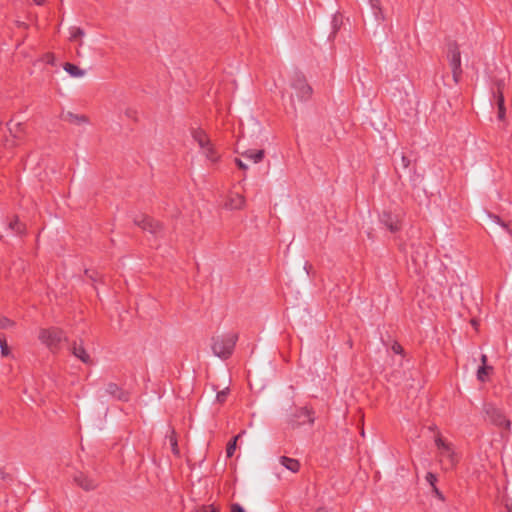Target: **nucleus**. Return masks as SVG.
<instances>
[{
    "label": "nucleus",
    "instance_id": "nucleus-17",
    "mask_svg": "<svg viewBox=\"0 0 512 512\" xmlns=\"http://www.w3.org/2000/svg\"><path fill=\"white\" fill-rule=\"evenodd\" d=\"M64 70L71 76V77H74V78H82L84 77L85 75V71L82 70L81 68H79L78 66L74 65V64H71V63H66L64 65Z\"/></svg>",
    "mask_w": 512,
    "mask_h": 512
},
{
    "label": "nucleus",
    "instance_id": "nucleus-29",
    "mask_svg": "<svg viewBox=\"0 0 512 512\" xmlns=\"http://www.w3.org/2000/svg\"><path fill=\"white\" fill-rule=\"evenodd\" d=\"M426 480L431 485L432 488H434V486H436L437 477L432 472L427 473Z\"/></svg>",
    "mask_w": 512,
    "mask_h": 512
},
{
    "label": "nucleus",
    "instance_id": "nucleus-20",
    "mask_svg": "<svg viewBox=\"0 0 512 512\" xmlns=\"http://www.w3.org/2000/svg\"><path fill=\"white\" fill-rule=\"evenodd\" d=\"M167 437L169 439V443L171 445L173 454L178 456L180 454V451H179V447H178L177 436H176L175 430L172 429L170 435H168Z\"/></svg>",
    "mask_w": 512,
    "mask_h": 512
},
{
    "label": "nucleus",
    "instance_id": "nucleus-33",
    "mask_svg": "<svg viewBox=\"0 0 512 512\" xmlns=\"http://www.w3.org/2000/svg\"><path fill=\"white\" fill-rule=\"evenodd\" d=\"M230 512H245V511L238 503H233L231 505Z\"/></svg>",
    "mask_w": 512,
    "mask_h": 512
},
{
    "label": "nucleus",
    "instance_id": "nucleus-30",
    "mask_svg": "<svg viewBox=\"0 0 512 512\" xmlns=\"http://www.w3.org/2000/svg\"><path fill=\"white\" fill-rule=\"evenodd\" d=\"M9 227L12 229V230H16L18 233H22V228L20 226V224L18 223L17 220H15L14 222H11L9 224Z\"/></svg>",
    "mask_w": 512,
    "mask_h": 512
},
{
    "label": "nucleus",
    "instance_id": "nucleus-2",
    "mask_svg": "<svg viewBox=\"0 0 512 512\" xmlns=\"http://www.w3.org/2000/svg\"><path fill=\"white\" fill-rule=\"evenodd\" d=\"M237 340L238 334L236 332L215 335L212 338L213 353L222 359H228L234 351Z\"/></svg>",
    "mask_w": 512,
    "mask_h": 512
},
{
    "label": "nucleus",
    "instance_id": "nucleus-25",
    "mask_svg": "<svg viewBox=\"0 0 512 512\" xmlns=\"http://www.w3.org/2000/svg\"><path fill=\"white\" fill-rule=\"evenodd\" d=\"M228 392H229V390L227 388L222 391H219L216 395L217 402H219L221 404L224 403L227 399Z\"/></svg>",
    "mask_w": 512,
    "mask_h": 512
},
{
    "label": "nucleus",
    "instance_id": "nucleus-22",
    "mask_svg": "<svg viewBox=\"0 0 512 512\" xmlns=\"http://www.w3.org/2000/svg\"><path fill=\"white\" fill-rule=\"evenodd\" d=\"M0 348H1V355L6 357L10 355V348L7 344V339L4 334H0Z\"/></svg>",
    "mask_w": 512,
    "mask_h": 512
},
{
    "label": "nucleus",
    "instance_id": "nucleus-41",
    "mask_svg": "<svg viewBox=\"0 0 512 512\" xmlns=\"http://www.w3.org/2000/svg\"><path fill=\"white\" fill-rule=\"evenodd\" d=\"M506 507H507V511L508 512H512V504L511 505H507Z\"/></svg>",
    "mask_w": 512,
    "mask_h": 512
},
{
    "label": "nucleus",
    "instance_id": "nucleus-1",
    "mask_svg": "<svg viewBox=\"0 0 512 512\" xmlns=\"http://www.w3.org/2000/svg\"><path fill=\"white\" fill-rule=\"evenodd\" d=\"M38 339L51 353L57 354L68 341V336L62 329L52 326L40 329Z\"/></svg>",
    "mask_w": 512,
    "mask_h": 512
},
{
    "label": "nucleus",
    "instance_id": "nucleus-5",
    "mask_svg": "<svg viewBox=\"0 0 512 512\" xmlns=\"http://www.w3.org/2000/svg\"><path fill=\"white\" fill-rule=\"evenodd\" d=\"M194 140L198 143L202 150L203 155L212 162H216L219 159V155L212 145L205 131L201 129H195L192 132Z\"/></svg>",
    "mask_w": 512,
    "mask_h": 512
},
{
    "label": "nucleus",
    "instance_id": "nucleus-36",
    "mask_svg": "<svg viewBox=\"0 0 512 512\" xmlns=\"http://www.w3.org/2000/svg\"><path fill=\"white\" fill-rule=\"evenodd\" d=\"M402 165L406 168L409 165V160L406 157H402Z\"/></svg>",
    "mask_w": 512,
    "mask_h": 512
},
{
    "label": "nucleus",
    "instance_id": "nucleus-14",
    "mask_svg": "<svg viewBox=\"0 0 512 512\" xmlns=\"http://www.w3.org/2000/svg\"><path fill=\"white\" fill-rule=\"evenodd\" d=\"M241 155L244 158L251 160L253 163H259L262 161V159L264 157V151L263 150H246V151L242 152Z\"/></svg>",
    "mask_w": 512,
    "mask_h": 512
},
{
    "label": "nucleus",
    "instance_id": "nucleus-16",
    "mask_svg": "<svg viewBox=\"0 0 512 512\" xmlns=\"http://www.w3.org/2000/svg\"><path fill=\"white\" fill-rule=\"evenodd\" d=\"M244 204V197L242 195L235 194L230 197L229 201L226 203V206L230 209L237 210L243 208Z\"/></svg>",
    "mask_w": 512,
    "mask_h": 512
},
{
    "label": "nucleus",
    "instance_id": "nucleus-7",
    "mask_svg": "<svg viewBox=\"0 0 512 512\" xmlns=\"http://www.w3.org/2000/svg\"><path fill=\"white\" fill-rule=\"evenodd\" d=\"M291 86L297 91V96L301 99L308 98L312 93V89L307 83L305 77L299 73L294 74L291 80Z\"/></svg>",
    "mask_w": 512,
    "mask_h": 512
},
{
    "label": "nucleus",
    "instance_id": "nucleus-39",
    "mask_svg": "<svg viewBox=\"0 0 512 512\" xmlns=\"http://www.w3.org/2000/svg\"><path fill=\"white\" fill-rule=\"evenodd\" d=\"M35 4L42 5L44 3V0H33Z\"/></svg>",
    "mask_w": 512,
    "mask_h": 512
},
{
    "label": "nucleus",
    "instance_id": "nucleus-3",
    "mask_svg": "<svg viewBox=\"0 0 512 512\" xmlns=\"http://www.w3.org/2000/svg\"><path fill=\"white\" fill-rule=\"evenodd\" d=\"M435 445L439 450V461L444 470H453L458 462L459 457L455 453L451 443L446 442L440 434L435 438Z\"/></svg>",
    "mask_w": 512,
    "mask_h": 512
},
{
    "label": "nucleus",
    "instance_id": "nucleus-23",
    "mask_svg": "<svg viewBox=\"0 0 512 512\" xmlns=\"http://www.w3.org/2000/svg\"><path fill=\"white\" fill-rule=\"evenodd\" d=\"M193 512H220V508L214 504L201 505L196 507Z\"/></svg>",
    "mask_w": 512,
    "mask_h": 512
},
{
    "label": "nucleus",
    "instance_id": "nucleus-28",
    "mask_svg": "<svg viewBox=\"0 0 512 512\" xmlns=\"http://www.w3.org/2000/svg\"><path fill=\"white\" fill-rule=\"evenodd\" d=\"M72 121L77 124L88 123V118L84 115H72Z\"/></svg>",
    "mask_w": 512,
    "mask_h": 512
},
{
    "label": "nucleus",
    "instance_id": "nucleus-13",
    "mask_svg": "<svg viewBox=\"0 0 512 512\" xmlns=\"http://www.w3.org/2000/svg\"><path fill=\"white\" fill-rule=\"evenodd\" d=\"M376 20H384L385 15L380 0H367Z\"/></svg>",
    "mask_w": 512,
    "mask_h": 512
},
{
    "label": "nucleus",
    "instance_id": "nucleus-35",
    "mask_svg": "<svg viewBox=\"0 0 512 512\" xmlns=\"http://www.w3.org/2000/svg\"><path fill=\"white\" fill-rule=\"evenodd\" d=\"M494 219H495V222H496L497 224H499V225H501L502 227L506 228V229H507V231H508V233H509L510 235H512V231H511L510 229H508L507 225H506V224H505V223H504V222H503L499 217L495 216V217H494Z\"/></svg>",
    "mask_w": 512,
    "mask_h": 512
},
{
    "label": "nucleus",
    "instance_id": "nucleus-9",
    "mask_svg": "<svg viewBox=\"0 0 512 512\" xmlns=\"http://www.w3.org/2000/svg\"><path fill=\"white\" fill-rule=\"evenodd\" d=\"M107 394L111 395L112 397L121 400V401H128L129 396L128 393L125 392L120 386H118L116 383H108L106 387Z\"/></svg>",
    "mask_w": 512,
    "mask_h": 512
},
{
    "label": "nucleus",
    "instance_id": "nucleus-37",
    "mask_svg": "<svg viewBox=\"0 0 512 512\" xmlns=\"http://www.w3.org/2000/svg\"><path fill=\"white\" fill-rule=\"evenodd\" d=\"M481 361H482V365H487L486 362H487V356L486 355H482L481 357Z\"/></svg>",
    "mask_w": 512,
    "mask_h": 512
},
{
    "label": "nucleus",
    "instance_id": "nucleus-31",
    "mask_svg": "<svg viewBox=\"0 0 512 512\" xmlns=\"http://www.w3.org/2000/svg\"><path fill=\"white\" fill-rule=\"evenodd\" d=\"M432 491L434 493V495L441 501H445V497L444 495L442 494V492L437 488V486H434V488H432Z\"/></svg>",
    "mask_w": 512,
    "mask_h": 512
},
{
    "label": "nucleus",
    "instance_id": "nucleus-21",
    "mask_svg": "<svg viewBox=\"0 0 512 512\" xmlns=\"http://www.w3.org/2000/svg\"><path fill=\"white\" fill-rule=\"evenodd\" d=\"M492 371V367L488 365H482L477 371V377L480 381L485 382L489 373Z\"/></svg>",
    "mask_w": 512,
    "mask_h": 512
},
{
    "label": "nucleus",
    "instance_id": "nucleus-26",
    "mask_svg": "<svg viewBox=\"0 0 512 512\" xmlns=\"http://www.w3.org/2000/svg\"><path fill=\"white\" fill-rule=\"evenodd\" d=\"M391 350L395 353V354H399V355H404V349L403 347L401 346L400 343H398L397 341H394L392 346H391Z\"/></svg>",
    "mask_w": 512,
    "mask_h": 512
},
{
    "label": "nucleus",
    "instance_id": "nucleus-11",
    "mask_svg": "<svg viewBox=\"0 0 512 512\" xmlns=\"http://www.w3.org/2000/svg\"><path fill=\"white\" fill-rule=\"evenodd\" d=\"M279 462L281 465H283L286 469L293 473H297L300 470V462L297 459L290 458L287 456H281L279 458Z\"/></svg>",
    "mask_w": 512,
    "mask_h": 512
},
{
    "label": "nucleus",
    "instance_id": "nucleus-8",
    "mask_svg": "<svg viewBox=\"0 0 512 512\" xmlns=\"http://www.w3.org/2000/svg\"><path fill=\"white\" fill-rule=\"evenodd\" d=\"M74 481L78 486H80L82 489L86 491L94 490L98 486L97 482L94 479L88 477L83 473H79L78 475H76Z\"/></svg>",
    "mask_w": 512,
    "mask_h": 512
},
{
    "label": "nucleus",
    "instance_id": "nucleus-18",
    "mask_svg": "<svg viewBox=\"0 0 512 512\" xmlns=\"http://www.w3.org/2000/svg\"><path fill=\"white\" fill-rule=\"evenodd\" d=\"M497 105H498V118L500 120H503L505 117V107H504V95L501 90V83L498 84Z\"/></svg>",
    "mask_w": 512,
    "mask_h": 512
},
{
    "label": "nucleus",
    "instance_id": "nucleus-12",
    "mask_svg": "<svg viewBox=\"0 0 512 512\" xmlns=\"http://www.w3.org/2000/svg\"><path fill=\"white\" fill-rule=\"evenodd\" d=\"M136 224L141 226L145 230H149L152 233H155L160 229V224L157 221L144 217L141 221H136Z\"/></svg>",
    "mask_w": 512,
    "mask_h": 512
},
{
    "label": "nucleus",
    "instance_id": "nucleus-24",
    "mask_svg": "<svg viewBox=\"0 0 512 512\" xmlns=\"http://www.w3.org/2000/svg\"><path fill=\"white\" fill-rule=\"evenodd\" d=\"M84 36V31L78 27L70 29V39L73 41L81 40Z\"/></svg>",
    "mask_w": 512,
    "mask_h": 512
},
{
    "label": "nucleus",
    "instance_id": "nucleus-6",
    "mask_svg": "<svg viewBox=\"0 0 512 512\" xmlns=\"http://www.w3.org/2000/svg\"><path fill=\"white\" fill-rule=\"evenodd\" d=\"M448 61L452 70V76L455 83H458L461 77V53L457 44H450L448 48Z\"/></svg>",
    "mask_w": 512,
    "mask_h": 512
},
{
    "label": "nucleus",
    "instance_id": "nucleus-32",
    "mask_svg": "<svg viewBox=\"0 0 512 512\" xmlns=\"http://www.w3.org/2000/svg\"><path fill=\"white\" fill-rule=\"evenodd\" d=\"M22 124L21 123H15L13 125H10L9 130L11 133H17L21 130Z\"/></svg>",
    "mask_w": 512,
    "mask_h": 512
},
{
    "label": "nucleus",
    "instance_id": "nucleus-15",
    "mask_svg": "<svg viewBox=\"0 0 512 512\" xmlns=\"http://www.w3.org/2000/svg\"><path fill=\"white\" fill-rule=\"evenodd\" d=\"M381 221L389 228L392 232H395L399 229L398 227V219L396 216H393L389 213H383L381 217Z\"/></svg>",
    "mask_w": 512,
    "mask_h": 512
},
{
    "label": "nucleus",
    "instance_id": "nucleus-40",
    "mask_svg": "<svg viewBox=\"0 0 512 512\" xmlns=\"http://www.w3.org/2000/svg\"><path fill=\"white\" fill-rule=\"evenodd\" d=\"M6 323L7 322H0V329L6 328Z\"/></svg>",
    "mask_w": 512,
    "mask_h": 512
},
{
    "label": "nucleus",
    "instance_id": "nucleus-19",
    "mask_svg": "<svg viewBox=\"0 0 512 512\" xmlns=\"http://www.w3.org/2000/svg\"><path fill=\"white\" fill-rule=\"evenodd\" d=\"M243 433H244V431H242L241 433H239L238 435L233 437L228 442L227 447H226V455L228 458H231L234 455V452H235L236 446H237V441L242 436Z\"/></svg>",
    "mask_w": 512,
    "mask_h": 512
},
{
    "label": "nucleus",
    "instance_id": "nucleus-34",
    "mask_svg": "<svg viewBox=\"0 0 512 512\" xmlns=\"http://www.w3.org/2000/svg\"><path fill=\"white\" fill-rule=\"evenodd\" d=\"M235 163L237 164V166L242 169V170H247L248 169V165L246 163H244L241 159L239 158H236L235 159Z\"/></svg>",
    "mask_w": 512,
    "mask_h": 512
},
{
    "label": "nucleus",
    "instance_id": "nucleus-27",
    "mask_svg": "<svg viewBox=\"0 0 512 512\" xmlns=\"http://www.w3.org/2000/svg\"><path fill=\"white\" fill-rule=\"evenodd\" d=\"M301 414L305 415L308 417V422L309 424H313L315 419L313 417V412L312 410L308 409L307 407L301 409Z\"/></svg>",
    "mask_w": 512,
    "mask_h": 512
},
{
    "label": "nucleus",
    "instance_id": "nucleus-10",
    "mask_svg": "<svg viewBox=\"0 0 512 512\" xmlns=\"http://www.w3.org/2000/svg\"><path fill=\"white\" fill-rule=\"evenodd\" d=\"M71 352L75 357L80 359L83 363H85V364L92 363L90 355L86 352V350L82 344H77L76 342H74Z\"/></svg>",
    "mask_w": 512,
    "mask_h": 512
},
{
    "label": "nucleus",
    "instance_id": "nucleus-38",
    "mask_svg": "<svg viewBox=\"0 0 512 512\" xmlns=\"http://www.w3.org/2000/svg\"><path fill=\"white\" fill-rule=\"evenodd\" d=\"M471 323H472V325L474 326V328H475L476 330H478L479 322L473 321V322H471Z\"/></svg>",
    "mask_w": 512,
    "mask_h": 512
},
{
    "label": "nucleus",
    "instance_id": "nucleus-4",
    "mask_svg": "<svg viewBox=\"0 0 512 512\" xmlns=\"http://www.w3.org/2000/svg\"><path fill=\"white\" fill-rule=\"evenodd\" d=\"M483 412L485 414V419L491 424L510 430L511 422L501 408H498L492 403H485L483 406Z\"/></svg>",
    "mask_w": 512,
    "mask_h": 512
}]
</instances>
